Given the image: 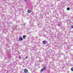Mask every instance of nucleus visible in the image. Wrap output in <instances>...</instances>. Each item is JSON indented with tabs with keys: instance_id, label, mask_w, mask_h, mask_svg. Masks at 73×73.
<instances>
[{
	"instance_id": "1",
	"label": "nucleus",
	"mask_w": 73,
	"mask_h": 73,
	"mask_svg": "<svg viewBox=\"0 0 73 73\" xmlns=\"http://www.w3.org/2000/svg\"><path fill=\"white\" fill-rule=\"evenodd\" d=\"M57 25L58 27H61V23L59 22L58 23Z\"/></svg>"
},
{
	"instance_id": "2",
	"label": "nucleus",
	"mask_w": 73,
	"mask_h": 73,
	"mask_svg": "<svg viewBox=\"0 0 73 73\" xmlns=\"http://www.w3.org/2000/svg\"><path fill=\"white\" fill-rule=\"evenodd\" d=\"M46 69V67H44L41 70H40V72H42L44 70V69Z\"/></svg>"
},
{
	"instance_id": "3",
	"label": "nucleus",
	"mask_w": 73,
	"mask_h": 73,
	"mask_svg": "<svg viewBox=\"0 0 73 73\" xmlns=\"http://www.w3.org/2000/svg\"><path fill=\"white\" fill-rule=\"evenodd\" d=\"M15 27H14V29H16V30H17V26H16V25H15Z\"/></svg>"
},
{
	"instance_id": "4",
	"label": "nucleus",
	"mask_w": 73,
	"mask_h": 73,
	"mask_svg": "<svg viewBox=\"0 0 73 73\" xmlns=\"http://www.w3.org/2000/svg\"><path fill=\"white\" fill-rule=\"evenodd\" d=\"M24 71L25 73H27L28 72V70L27 69H25Z\"/></svg>"
},
{
	"instance_id": "5",
	"label": "nucleus",
	"mask_w": 73,
	"mask_h": 73,
	"mask_svg": "<svg viewBox=\"0 0 73 73\" xmlns=\"http://www.w3.org/2000/svg\"><path fill=\"white\" fill-rule=\"evenodd\" d=\"M23 38H22V37H21L19 38V40L20 41H22V40H23Z\"/></svg>"
},
{
	"instance_id": "6",
	"label": "nucleus",
	"mask_w": 73,
	"mask_h": 73,
	"mask_svg": "<svg viewBox=\"0 0 73 73\" xmlns=\"http://www.w3.org/2000/svg\"><path fill=\"white\" fill-rule=\"evenodd\" d=\"M43 43L44 44H45L46 43V41H43Z\"/></svg>"
},
{
	"instance_id": "7",
	"label": "nucleus",
	"mask_w": 73,
	"mask_h": 73,
	"mask_svg": "<svg viewBox=\"0 0 73 73\" xmlns=\"http://www.w3.org/2000/svg\"><path fill=\"white\" fill-rule=\"evenodd\" d=\"M67 11H69V10H70V8L69 7H68L67 8Z\"/></svg>"
},
{
	"instance_id": "8",
	"label": "nucleus",
	"mask_w": 73,
	"mask_h": 73,
	"mask_svg": "<svg viewBox=\"0 0 73 73\" xmlns=\"http://www.w3.org/2000/svg\"><path fill=\"white\" fill-rule=\"evenodd\" d=\"M28 13H31V11L29 10H28Z\"/></svg>"
},
{
	"instance_id": "9",
	"label": "nucleus",
	"mask_w": 73,
	"mask_h": 73,
	"mask_svg": "<svg viewBox=\"0 0 73 73\" xmlns=\"http://www.w3.org/2000/svg\"><path fill=\"white\" fill-rule=\"evenodd\" d=\"M25 37H26V35H24L23 36V38H25Z\"/></svg>"
},
{
	"instance_id": "10",
	"label": "nucleus",
	"mask_w": 73,
	"mask_h": 73,
	"mask_svg": "<svg viewBox=\"0 0 73 73\" xmlns=\"http://www.w3.org/2000/svg\"><path fill=\"white\" fill-rule=\"evenodd\" d=\"M21 58L20 56H19V59H21Z\"/></svg>"
},
{
	"instance_id": "11",
	"label": "nucleus",
	"mask_w": 73,
	"mask_h": 73,
	"mask_svg": "<svg viewBox=\"0 0 73 73\" xmlns=\"http://www.w3.org/2000/svg\"><path fill=\"white\" fill-rule=\"evenodd\" d=\"M71 70L72 71H73V67H72V68H71Z\"/></svg>"
},
{
	"instance_id": "12",
	"label": "nucleus",
	"mask_w": 73,
	"mask_h": 73,
	"mask_svg": "<svg viewBox=\"0 0 73 73\" xmlns=\"http://www.w3.org/2000/svg\"><path fill=\"white\" fill-rule=\"evenodd\" d=\"M26 25V23H24L23 25Z\"/></svg>"
},
{
	"instance_id": "13",
	"label": "nucleus",
	"mask_w": 73,
	"mask_h": 73,
	"mask_svg": "<svg viewBox=\"0 0 73 73\" xmlns=\"http://www.w3.org/2000/svg\"><path fill=\"white\" fill-rule=\"evenodd\" d=\"M27 0H24V1L25 2H27Z\"/></svg>"
},
{
	"instance_id": "14",
	"label": "nucleus",
	"mask_w": 73,
	"mask_h": 73,
	"mask_svg": "<svg viewBox=\"0 0 73 73\" xmlns=\"http://www.w3.org/2000/svg\"><path fill=\"white\" fill-rule=\"evenodd\" d=\"M56 1H60V0H56Z\"/></svg>"
},
{
	"instance_id": "15",
	"label": "nucleus",
	"mask_w": 73,
	"mask_h": 73,
	"mask_svg": "<svg viewBox=\"0 0 73 73\" xmlns=\"http://www.w3.org/2000/svg\"><path fill=\"white\" fill-rule=\"evenodd\" d=\"M71 28H73V26H71Z\"/></svg>"
},
{
	"instance_id": "16",
	"label": "nucleus",
	"mask_w": 73,
	"mask_h": 73,
	"mask_svg": "<svg viewBox=\"0 0 73 73\" xmlns=\"http://www.w3.org/2000/svg\"><path fill=\"white\" fill-rule=\"evenodd\" d=\"M26 58L27 59V58H28V56H26Z\"/></svg>"
},
{
	"instance_id": "17",
	"label": "nucleus",
	"mask_w": 73,
	"mask_h": 73,
	"mask_svg": "<svg viewBox=\"0 0 73 73\" xmlns=\"http://www.w3.org/2000/svg\"><path fill=\"white\" fill-rule=\"evenodd\" d=\"M1 49H0V51H1Z\"/></svg>"
},
{
	"instance_id": "18",
	"label": "nucleus",
	"mask_w": 73,
	"mask_h": 73,
	"mask_svg": "<svg viewBox=\"0 0 73 73\" xmlns=\"http://www.w3.org/2000/svg\"><path fill=\"white\" fill-rule=\"evenodd\" d=\"M64 16H65V15H64Z\"/></svg>"
}]
</instances>
